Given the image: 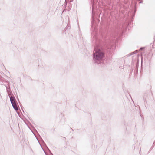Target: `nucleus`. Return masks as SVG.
Returning <instances> with one entry per match:
<instances>
[{
	"mask_svg": "<svg viewBox=\"0 0 155 155\" xmlns=\"http://www.w3.org/2000/svg\"><path fill=\"white\" fill-rule=\"evenodd\" d=\"M94 54V58L97 60L101 59L104 57V54L102 51L99 49L95 50Z\"/></svg>",
	"mask_w": 155,
	"mask_h": 155,
	"instance_id": "nucleus-1",
	"label": "nucleus"
},
{
	"mask_svg": "<svg viewBox=\"0 0 155 155\" xmlns=\"http://www.w3.org/2000/svg\"><path fill=\"white\" fill-rule=\"evenodd\" d=\"M10 100L14 108L16 111L18 110V107L16 103L15 98L11 96L10 97Z\"/></svg>",
	"mask_w": 155,
	"mask_h": 155,
	"instance_id": "nucleus-2",
	"label": "nucleus"
}]
</instances>
